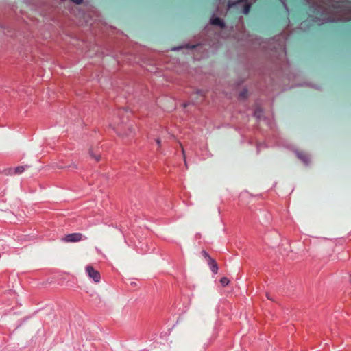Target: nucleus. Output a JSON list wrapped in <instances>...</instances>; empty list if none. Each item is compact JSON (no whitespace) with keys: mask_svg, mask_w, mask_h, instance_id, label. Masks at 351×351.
Returning <instances> with one entry per match:
<instances>
[{"mask_svg":"<svg viewBox=\"0 0 351 351\" xmlns=\"http://www.w3.org/2000/svg\"><path fill=\"white\" fill-rule=\"evenodd\" d=\"M110 126L121 136H129L134 134L132 125L124 123L123 121H113Z\"/></svg>","mask_w":351,"mask_h":351,"instance_id":"f257e3e1","label":"nucleus"},{"mask_svg":"<svg viewBox=\"0 0 351 351\" xmlns=\"http://www.w3.org/2000/svg\"><path fill=\"white\" fill-rule=\"evenodd\" d=\"M86 272L95 282H99L100 281V273L97 270L95 269L92 265H88L86 267Z\"/></svg>","mask_w":351,"mask_h":351,"instance_id":"f03ea898","label":"nucleus"},{"mask_svg":"<svg viewBox=\"0 0 351 351\" xmlns=\"http://www.w3.org/2000/svg\"><path fill=\"white\" fill-rule=\"evenodd\" d=\"M83 235L81 233L75 232L66 234L63 239L62 241L66 243H74L78 242L82 240Z\"/></svg>","mask_w":351,"mask_h":351,"instance_id":"7ed1b4c3","label":"nucleus"},{"mask_svg":"<svg viewBox=\"0 0 351 351\" xmlns=\"http://www.w3.org/2000/svg\"><path fill=\"white\" fill-rule=\"evenodd\" d=\"M295 154L297 158L301 160L304 165H308L310 163V156L304 151L296 150Z\"/></svg>","mask_w":351,"mask_h":351,"instance_id":"20e7f679","label":"nucleus"},{"mask_svg":"<svg viewBox=\"0 0 351 351\" xmlns=\"http://www.w3.org/2000/svg\"><path fill=\"white\" fill-rule=\"evenodd\" d=\"M28 167V166L27 165H21V166H18L14 169H9V174L10 175H19V174H21L23 172L25 171V170Z\"/></svg>","mask_w":351,"mask_h":351,"instance_id":"39448f33","label":"nucleus"},{"mask_svg":"<svg viewBox=\"0 0 351 351\" xmlns=\"http://www.w3.org/2000/svg\"><path fill=\"white\" fill-rule=\"evenodd\" d=\"M210 23L212 25L219 26L221 28H224L226 25L224 21L219 17H212L210 19Z\"/></svg>","mask_w":351,"mask_h":351,"instance_id":"423d86ee","label":"nucleus"},{"mask_svg":"<svg viewBox=\"0 0 351 351\" xmlns=\"http://www.w3.org/2000/svg\"><path fill=\"white\" fill-rule=\"evenodd\" d=\"M207 263L211 271L215 274H217L219 267L216 261L212 258H210L208 261H207Z\"/></svg>","mask_w":351,"mask_h":351,"instance_id":"0eeeda50","label":"nucleus"},{"mask_svg":"<svg viewBox=\"0 0 351 351\" xmlns=\"http://www.w3.org/2000/svg\"><path fill=\"white\" fill-rule=\"evenodd\" d=\"M195 47V45H182V46H178V47H173L172 48V51H179L182 49H184V48H186V49H193Z\"/></svg>","mask_w":351,"mask_h":351,"instance_id":"6e6552de","label":"nucleus"},{"mask_svg":"<svg viewBox=\"0 0 351 351\" xmlns=\"http://www.w3.org/2000/svg\"><path fill=\"white\" fill-rule=\"evenodd\" d=\"M263 114V110L261 108H256L254 112V116L260 119Z\"/></svg>","mask_w":351,"mask_h":351,"instance_id":"1a4fd4ad","label":"nucleus"},{"mask_svg":"<svg viewBox=\"0 0 351 351\" xmlns=\"http://www.w3.org/2000/svg\"><path fill=\"white\" fill-rule=\"evenodd\" d=\"M89 154L91 158H93L96 162H99L101 160V155L99 154H94L91 149L89 150Z\"/></svg>","mask_w":351,"mask_h":351,"instance_id":"9d476101","label":"nucleus"},{"mask_svg":"<svg viewBox=\"0 0 351 351\" xmlns=\"http://www.w3.org/2000/svg\"><path fill=\"white\" fill-rule=\"evenodd\" d=\"M250 8H251V4L250 3L245 2V5L243 6V9L242 12L244 14H247L249 13V12H250Z\"/></svg>","mask_w":351,"mask_h":351,"instance_id":"9b49d317","label":"nucleus"},{"mask_svg":"<svg viewBox=\"0 0 351 351\" xmlns=\"http://www.w3.org/2000/svg\"><path fill=\"white\" fill-rule=\"evenodd\" d=\"M220 283L223 287H226L230 283V280L227 277H222L220 279Z\"/></svg>","mask_w":351,"mask_h":351,"instance_id":"f8f14e48","label":"nucleus"},{"mask_svg":"<svg viewBox=\"0 0 351 351\" xmlns=\"http://www.w3.org/2000/svg\"><path fill=\"white\" fill-rule=\"evenodd\" d=\"M247 96V89L244 88L239 94L241 99H245Z\"/></svg>","mask_w":351,"mask_h":351,"instance_id":"ddd939ff","label":"nucleus"},{"mask_svg":"<svg viewBox=\"0 0 351 351\" xmlns=\"http://www.w3.org/2000/svg\"><path fill=\"white\" fill-rule=\"evenodd\" d=\"M202 254L206 259L207 261H208L210 258H212V257L205 250L202 251Z\"/></svg>","mask_w":351,"mask_h":351,"instance_id":"4468645a","label":"nucleus"},{"mask_svg":"<svg viewBox=\"0 0 351 351\" xmlns=\"http://www.w3.org/2000/svg\"><path fill=\"white\" fill-rule=\"evenodd\" d=\"M70 1H72L73 3L77 4V5H80L83 2V0H70Z\"/></svg>","mask_w":351,"mask_h":351,"instance_id":"2eb2a0df","label":"nucleus"},{"mask_svg":"<svg viewBox=\"0 0 351 351\" xmlns=\"http://www.w3.org/2000/svg\"><path fill=\"white\" fill-rule=\"evenodd\" d=\"M156 143L157 145L158 146V147H161V141L160 138H157L156 140Z\"/></svg>","mask_w":351,"mask_h":351,"instance_id":"dca6fc26","label":"nucleus"},{"mask_svg":"<svg viewBox=\"0 0 351 351\" xmlns=\"http://www.w3.org/2000/svg\"><path fill=\"white\" fill-rule=\"evenodd\" d=\"M123 112V110H121V109H119V110H117V115H119H119H121Z\"/></svg>","mask_w":351,"mask_h":351,"instance_id":"f3484780","label":"nucleus"},{"mask_svg":"<svg viewBox=\"0 0 351 351\" xmlns=\"http://www.w3.org/2000/svg\"><path fill=\"white\" fill-rule=\"evenodd\" d=\"M306 1H307L309 4H312V5H313V6L314 5L313 0H306Z\"/></svg>","mask_w":351,"mask_h":351,"instance_id":"a211bd4d","label":"nucleus"},{"mask_svg":"<svg viewBox=\"0 0 351 351\" xmlns=\"http://www.w3.org/2000/svg\"><path fill=\"white\" fill-rule=\"evenodd\" d=\"M282 3H283L285 8L287 10V4L285 3V0H281Z\"/></svg>","mask_w":351,"mask_h":351,"instance_id":"6ab92c4d","label":"nucleus"},{"mask_svg":"<svg viewBox=\"0 0 351 351\" xmlns=\"http://www.w3.org/2000/svg\"><path fill=\"white\" fill-rule=\"evenodd\" d=\"M180 146L182 147L181 144H180ZM182 152L183 155L184 156V152H184V149L183 147H182Z\"/></svg>","mask_w":351,"mask_h":351,"instance_id":"aec40b11","label":"nucleus"},{"mask_svg":"<svg viewBox=\"0 0 351 351\" xmlns=\"http://www.w3.org/2000/svg\"><path fill=\"white\" fill-rule=\"evenodd\" d=\"M267 298L268 299H269V300L271 299V298H270V296H269V295H268V294H267Z\"/></svg>","mask_w":351,"mask_h":351,"instance_id":"412c9836","label":"nucleus"}]
</instances>
